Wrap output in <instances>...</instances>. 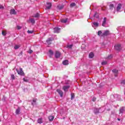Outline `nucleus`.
Here are the masks:
<instances>
[{
  "mask_svg": "<svg viewBox=\"0 0 125 125\" xmlns=\"http://www.w3.org/2000/svg\"><path fill=\"white\" fill-rule=\"evenodd\" d=\"M106 25H107V18H104L102 21V26H103V27H107L106 26Z\"/></svg>",
  "mask_w": 125,
  "mask_h": 125,
  "instance_id": "1",
  "label": "nucleus"
},
{
  "mask_svg": "<svg viewBox=\"0 0 125 125\" xmlns=\"http://www.w3.org/2000/svg\"><path fill=\"white\" fill-rule=\"evenodd\" d=\"M16 71L19 75H20L21 76H25V74H24L22 68H20V70L17 69Z\"/></svg>",
  "mask_w": 125,
  "mask_h": 125,
  "instance_id": "2",
  "label": "nucleus"
},
{
  "mask_svg": "<svg viewBox=\"0 0 125 125\" xmlns=\"http://www.w3.org/2000/svg\"><path fill=\"white\" fill-rule=\"evenodd\" d=\"M114 48L116 50H117V51H120V50L122 49V47L120 44H116L114 46Z\"/></svg>",
  "mask_w": 125,
  "mask_h": 125,
  "instance_id": "3",
  "label": "nucleus"
},
{
  "mask_svg": "<svg viewBox=\"0 0 125 125\" xmlns=\"http://www.w3.org/2000/svg\"><path fill=\"white\" fill-rule=\"evenodd\" d=\"M92 26L93 28L96 29V28H97V27L99 26V23H98V22H92Z\"/></svg>",
  "mask_w": 125,
  "mask_h": 125,
  "instance_id": "4",
  "label": "nucleus"
},
{
  "mask_svg": "<svg viewBox=\"0 0 125 125\" xmlns=\"http://www.w3.org/2000/svg\"><path fill=\"white\" fill-rule=\"evenodd\" d=\"M62 88L65 92H67V91H68V89L70 88V85H64Z\"/></svg>",
  "mask_w": 125,
  "mask_h": 125,
  "instance_id": "5",
  "label": "nucleus"
},
{
  "mask_svg": "<svg viewBox=\"0 0 125 125\" xmlns=\"http://www.w3.org/2000/svg\"><path fill=\"white\" fill-rule=\"evenodd\" d=\"M122 8V4H118L117 7H116V10L118 12H121V9Z\"/></svg>",
  "mask_w": 125,
  "mask_h": 125,
  "instance_id": "6",
  "label": "nucleus"
},
{
  "mask_svg": "<svg viewBox=\"0 0 125 125\" xmlns=\"http://www.w3.org/2000/svg\"><path fill=\"white\" fill-rule=\"evenodd\" d=\"M15 113L16 115H20V114H21V108H20V107L17 108Z\"/></svg>",
  "mask_w": 125,
  "mask_h": 125,
  "instance_id": "7",
  "label": "nucleus"
},
{
  "mask_svg": "<svg viewBox=\"0 0 125 125\" xmlns=\"http://www.w3.org/2000/svg\"><path fill=\"white\" fill-rule=\"evenodd\" d=\"M112 72L113 73H114L115 77H118V74H119V70L114 69L112 70Z\"/></svg>",
  "mask_w": 125,
  "mask_h": 125,
  "instance_id": "8",
  "label": "nucleus"
},
{
  "mask_svg": "<svg viewBox=\"0 0 125 125\" xmlns=\"http://www.w3.org/2000/svg\"><path fill=\"white\" fill-rule=\"evenodd\" d=\"M52 41H53V39L51 38H48L47 40H46V42L47 43H48V44H51V42H52Z\"/></svg>",
  "mask_w": 125,
  "mask_h": 125,
  "instance_id": "9",
  "label": "nucleus"
},
{
  "mask_svg": "<svg viewBox=\"0 0 125 125\" xmlns=\"http://www.w3.org/2000/svg\"><path fill=\"white\" fill-rule=\"evenodd\" d=\"M57 92L60 95L61 97H63V91L59 89L57 90Z\"/></svg>",
  "mask_w": 125,
  "mask_h": 125,
  "instance_id": "10",
  "label": "nucleus"
},
{
  "mask_svg": "<svg viewBox=\"0 0 125 125\" xmlns=\"http://www.w3.org/2000/svg\"><path fill=\"white\" fill-rule=\"evenodd\" d=\"M61 29L59 27H55L54 28V33H60Z\"/></svg>",
  "mask_w": 125,
  "mask_h": 125,
  "instance_id": "11",
  "label": "nucleus"
},
{
  "mask_svg": "<svg viewBox=\"0 0 125 125\" xmlns=\"http://www.w3.org/2000/svg\"><path fill=\"white\" fill-rule=\"evenodd\" d=\"M10 13L11 15H15V14H16L17 12H16V11H15L14 9H12L10 10Z\"/></svg>",
  "mask_w": 125,
  "mask_h": 125,
  "instance_id": "12",
  "label": "nucleus"
},
{
  "mask_svg": "<svg viewBox=\"0 0 125 125\" xmlns=\"http://www.w3.org/2000/svg\"><path fill=\"white\" fill-rule=\"evenodd\" d=\"M46 3H47V5L46 6V9H50V8H51V6H52L51 3L47 2Z\"/></svg>",
  "mask_w": 125,
  "mask_h": 125,
  "instance_id": "13",
  "label": "nucleus"
},
{
  "mask_svg": "<svg viewBox=\"0 0 125 125\" xmlns=\"http://www.w3.org/2000/svg\"><path fill=\"white\" fill-rule=\"evenodd\" d=\"M60 55H61L60 52L58 51H56V54L55 55V57L56 58H59V57H60Z\"/></svg>",
  "mask_w": 125,
  "mask_h": 125,
  "instance_id": "14",
  "label": "nucleus"
},
{
  "mask_svg": "<svg viewBox=\"0 0 125 125\" xmlns=\"http://www.w3.org/2000/svg\"><path fill=\"white\" fill-rule=\"evenodd\" d=\"M94 113L95 115H98V114H99V109L95 108L94 109Z\"/></svg>",
  "mask_w": 125,
  "mask_h": 125,
  "instance_id": "15",
  "label": "nucleus"
},
{
  "mask_svg": "<svg viewBox=\"0 0 125 125\" xmlns=\"http://www.w3.org/2000/svg\"><path fill=\"white\" fill-rule=\"evenodd\" d=\"M125 107H121L120 109V114H123V113L125 112Z\"/></svg>",
  "mask_w": 125,
  "mask_h": 125,
  "instance_id": "16",
  "label": "nucleus"
},
{
  "mask_svg": "<svg viewBox=\"0 0 125 125\" xmlns=\"http://www.w3.org/2000/svg\"><path fill=\"white\" fill-rule=\"evenodd\" d=\"M110 34V31L109 30H105L104 32L103 33V36H108Z\"/></svg>",
  "mask_w": 125,
  "mask_h": 125,
  "instance_id": "17",
  "label": "nucleus"
},
{
  "mask_svg": "<svg viewBox=\"0 0 125 125\" xmlns=\"http://www.w3.org/2000/svg\"><path fill=\"white\" fill-rule=\"evenodd\" d=\"M68 21V19H62L61 20V23H67V21Z\"/></svg>",
  "mask_w": 125,
  "mask_h": 125,
  "instance_id": "18",
  "label": "nucleus"
},
{
  "mask_svg": "<svg viewBox=\"0 0 125 125\" xmlns=\"http://www.w3.org/2000/svg\"><path fill=\"white\" fill-rule=\"evenodd\" d=\"M57 7L60 10H61V9H63L64 7V5H58L57 6Z\"/></svg>",
  "mask_w": 125,
  "mask_h": 125,
  "instance_id": "19",
  "label": "nucleus"
},
{
  "mask_svg": "<svg viewBox=\"0 0 125 125\" xmlns=\"http://www.w3.org/2000/svg\"><path fill=\"white\" fill-rule=\"evenodd\" d=\"M63 65H68L69 64V61L68 60H65L62 62Z\"/></svg>",
  "mask_w": 125,
  "mask_h": 125,
  "instance_id": "20",
  "label": "nucleus"
},
{
  "mask_svg": "<svg viewBox=\"0 0 125 125\" xmlns=\"http://www.w3.org/2000/svg\"><path fill=\"white\" fill-rule=\"evenodd\" d=\"M21 47V44H19V45H15L14 46V49H18V48H20Z\"/></svg>",
  "mask_w": 125,
  "mask_h": 125,
  "instance_id": "21",
  "label": "nucleus"
},
{
  "mask_svg": "<svg viewBox=\"0 0 125 125\" xmlns=\"http://www.w3.org/2000/svg\"><path fill=\"white\" fill-rule=\"evenodd\" d=\"M94 56V54L92 52L90 53V54H89V58L90 59L93 58Z\"/></svg>",
  "mask_w": 125,
  "mask_h": 125,
  "instance_id": "22",
  "label": "nucleus"
},
{
  "mask_svg": "<svg viewBox=\"0 0 125 125\" xmlns=\"http://www.w3.org/2000/svg\"><path fill=\"white\" fill-rule=\"evenodd\" d=\"M48 119L50 121H53V120L54 119V116H50L48 117Z\"/></svg>",
  "mask_w": 125,
  "mask_h": 125,
  "instance_id": "23",
  "label": "nucleus"
},
{
  "mask_svg": "<svg viewBox=\"0 0 125 125\" xmlns=\"http://www.w3.org/2000/svg\"><path fill=\"white\" fill-rule=\"evenodd\" d=\"M23 81L25 83H28V82H29V79H28V77H25L23 78Z\"/></svg>",
  "mask_w": 125,
  "mask_h": 125,
  "instance_id": "24",
  "label": "nucleus"
},
{
  "mask_svg": "<svg viewBox=\"0 0 125 125\" xmlns=\"http://www.w3.org/2000/svg\"><path fill=\"white\" fill-rule=\"evenodd\" d=\"M75 98V94L73 93H71V99L73 100Z\"/></svg>",
  "mask_w": 125,
  "mask_h": 125,
  "instance_id": "25",
  "label": "nucleus"
},
{
  "mask_svg": "<svg viewBox=\"0 0 125 125\" xmlns=\"http://www.w3.org/2000/svg\"><path fill=\"white\" fill-rule=\"evenodd\" d=\"M74 6H76V3L72 2L70 4V7H74Z\"/></svg>",
  "mask_w": 125,
  "mask_h": 125,
  "instance_id": "26",
  "label": "nucleus"
},
{
  "mask_svg": "<svg viewBox=\"0 0 125 125\" xmlns=\"http://www.w3.org/2000/svg\"><path fill=\"white\" fill-rule=\"evenodd\" d=\"M109 8L111 10H112V9H114V4H110L109 5Z\"/></svg>",
  "mask_w": 125,
  "mask_h": 125,
  "instance_id": "27",
  "label": "nucleus"
},
{
  "mask_svg": "<svg viewBox=\"0 0 125 125\" xmlns=\"http://www.w3.org/2000/svg\"><path fill=\"white\" fill-rule=\"evenodd\" d=\"M94 17H96V18H99V15L97 12H95L94 15Z\"/></svg>",
  "mask_w": 125,
  "mask_h": 125,
  "instance_id": "28",
  "label": "nucleus"
},
{
  "mask_svg": "<svg viewBox=\"0 0 125 125\" xmlns=\"http://www.w3.org/2000/svg\"><path fill=\"white\" fill-rule=\"evenodd\" d=\"M33 17H35V18H38V17H40V14L39 13H37Z\"/></svg>",
  "mask_w": 125,
  "mask_h": 125,
  "instance_id": "29",
  "label": "nucleus"
},
{
  "mask_svg": "<svg viewBox=\"0 0 125 125\" xmlns=\"http://www.w3.org/2000/svg\"><path fill=\"white\" fill-rule=\"evenodd\" d=\"M29 21L32 23V24H35V19H30Z\"/></svg>",
  "mask_w": 125,
  "mask_h": 125,
  "instance_id": "30",
  "label": "nucleus"
},
{
  "mask_svg": "<svg viewBox=\"0 0 125 125\" xmlns=\"http://www.w3.org/2000/svg\"><path fill=\"white\" fill-rule=\"evenodd\" d=\"M107 61H104L102 62V65H107Z\"/></svg>",
  "mask_w": 125,
  "mask_h": 125,
  "instance_id": "31",
  "label": "nucleus"
},
{
  "mask_svg": "<svg viewBox=\"0 0 125 125\" xmlns=\"http://www.w3.org/2000/svg\"><path fill=\"white\" fill-rule=\"evenodd\" d=\"M38 124H42V118H39L38 120Z\"/></svg>",
  "mask_w": 125,
  "mask_h": 125,
  "instance_id": "32",
  "label": "nucleus"
},
{
  "mask_svg": "<svg viewBox=\"0 0 125 125\" xmlns=\"http://www.w3.org/2000/svg\"><path fill=\"white\" fill-rule=\"evenodd\" d=\"M113 58V55H110L106 58V59H112Z\"/></svg>",
  "mask_w": 125,
  "mask_h": 125,
  "instance_id": "33",
  "label": "nucleus"
},
{
  "mask_svg": "<svg viewBox=\"0 0 125 125\" xmlns=\"http://www.w3.org/2000/svg\"><path fill=\"white\" fill-rule=\"evenodd\" d=\"M36 102H37V100L34 99L33 102L32 103V105H36Z\"/></svg>",
  "mask_w": 125,
  "mask_h": 125,
  "instance_id": "34",
  "label": "nucleus"
},
{
  "mask_svg": "<svg viewBox=\"0 0 125 125\" xmlns=\"http://www.w3.org/2000/svg\"><path fill=\"white\" fill-rule=\"evenodd\" d=\"M98 35L100 36H102V31H99L98 32Z\"/></svg>",
  "mask_w": 125,
  "mask_h": 125,
  "instance_id": "35",
  "label": "nucleus"
},
{
  "mask_svg": "<svg viewBox=\"0 0 125 125\" xmlns=\"http://www.w3.org/2000/svg\"><path fill=\"white\" fill-rule=\"evenodd\" d=\"M120 95H118V94H116V95H113L112 96V97H114V98H117V97H120Z\"/></svg>",
  "mask_w": 125,
  "mask_h": 125,
  "instance_id": "36",
  "label": "nucleus"
},
{
  "mask_svg": "<svg viewBox=\"0 0 125 125\" xmlns=\"http://www.w3.org/2000/svg\"><path fill=\"white\" fill-rule=\"evenodd\" d=\"M49 53L50 54V55H53V51H52V50H49Z\"/></svg>",
  "mask_w": 125,
  "mask_h": 125,
  "instance_id": "37",
  "label": "nucleus"
},
{
  "mask_svg": "<svg viewBox=\"0 0 125 125\" xmlns=\"http://www.w3.org/2000/svg\"><path fill=\"white\" fill-rule=\"evenodd\" d=\"M27 33L28 34H33L34 33V31H33V30H32V31L28 30Z\"/></svg>",
  "mask_w": 125,
  "mask_h": 125,
  "instance_id": "38",
  "label": "nucleus"
},
{
  "mask_svg": "<svg viewBox=\"0 0 125 125\" xmlns=\"http://www.w3.org/2000/svg\"><path fill=\"white\" fill-rule=\"evenodd\" d=\"M73 47V44L68 45L67 48H72Z\"/></svg>",
  "mask_w": 125,
  "mask_h": 125,
  "instance_id": "39",
  "label": "nucleus"
},
{
  "mask_svg": "<svg viewBox=\"0 0 125 125\" xmlns=\"http://www.w3.org/2000/svg\"><path fill=\"white\" fill-rule=\"evenodd\" d=\"M2 35L3 36H6V33H5V32H4V31H2Z\"/></svg>",
  "mask_w": 125,
  "mask_h": 125,
  "instance_id": "40",
  "label": "nucleus"
},
{
  "mask_svg": "<svg viewBox=\"0 0 125 125\" xmlns=\"http://www.w3.org/2000/svg\"><path fill=\"white\" fill-rule=\"evenodd\" d=\"M122 84H123V85H125V80H123L122 81V82H121Z\"/></svg>",
  "mask_w": 125,
  "mask_h": 125,
  "instance_id": "41",
  "label": "nucleus"
},
{
  "mask_svg": "<svg viewBox=\"0 0 125 125\" xmlns=\"http://www.w3.org/2000/svg\"><path fill=\"white\" fill-rule=\"evenodd\" d=\"M92 101L93 102H95V101H96V98L93 97V99H92Z\"/></svg>",
  "mask_w": 125,
  "mask_h": 125,
  "instance_id": "42",
  "label": "nucleus"
},
{
  "mask_svg": "<svg viewBox=\"0 0 125 125\" xmlns=\"http://www.w3.org/2000/svg\"><path fill=\"white\" fill-rule=\"evenodd\" d=\"M28 52V53H29L30 54H31V53H32L33 50H29Z\"/></svg>",
  "mask_w": 125,
  "mask_h": 125,
  "instance_id": "43",
  "label": "nucleus"
},
{
  "mask_svg": "<svg viewBox=\"0 0 125 125\" xmlns=\"http://www.w3.org/2000/svg\"><path fill=\"white\" fill-rule=\"evenodd\" d=\"M17 28H18V30H20V29H21V26H17Z\"/></svg>",
  "mask_w": 125,
  "mask_h": 125,
  "instance_id": "44",
  "label": "nucleus"
},
{
  "mask_svg": "<svg viewBox=\"0 0 125 125\" xmlns=\"http://www.w3.org/2000/svg\"><path fill=\"white\" fill-rule=\"evenodd\" d=\"M1 8H3V6H2V5H0V9Z\"/></svg>",
  "mask_w": 125,
  "mask_h": 125,
  "instance_id": "45",
  "label": "nucleus"
},
{
  "mask_svg": "<svg viewBox=\"0 0 125 125\" xmlns=\"http://www.w3.org/2000/svg\"><path fill=\"white\" fill-rule=\"evenodd\" d=\"M11 78L13 80H14V76L13 75H11Z\"/></svg>",
  "mask_w": 125,
  "mask_h": 125,
  "instance_id": "46",
  "label": "nucleus"
},
{
  "mask_svg": "<svg viewBox=\"0 0 125 125\" xmlns=\"http://www.w3.org/2000/svg\"><path fill=\"white\" fill-rule=\"evenodd\" d=\"M118 121H121V119L120 118L117 119Z\"/></svg>",
  "mask_w": 125,
  "mask_h": 125,
  "instance_id": "47",
  "label": "nucleus"
},
{
  "mask_svg": "<svg viewBox=\"0 0 125 125\" xmlns=\"http://www.w3.org/2000/svg\"><path fill=\"white\" fill-rule=\"evenodd\" d=\"M114 101H115V100H113V101H112V102H114Z\"/></svg>",
  "mask_w": 125,
  "mask_h": 125,
  "instance_id": "48",
  "label": "nucleus"
},
{
  "mask_svg": "<svg viewBox=\"0 0 125 125\" xmlns=\"http://www.w3.org/2000/svg\"><path fill=\"white\" fill-rule=\"evenodd\" d=\"M0 122H1V120H0Z\"/></svg>",
  "mask_w": 125,
  "mask_h": 125,
  "instance_id": "49",
  "label": "nucleus"
},
{
  "mask_svg": "<svg viewBox=\"0 0 125 125\" xmlns=\"http://www.w3.org/2000/svg\"><path fill=\"white\" fill-rule=\"evenodd\" d=\"M21 53H22V52H21Z\"/></svg>",
  "mask_w": 125,
  "mask_h": 125,
  "instance_id": "50",
  "label": "nucleus"
}]
</instances>
